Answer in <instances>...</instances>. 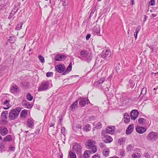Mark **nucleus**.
Instances as JSON below:
<instances>
[{
	"label": "nucleus",
	"instance_id": "1",
	"mask_svg": "<svg viewBox=\"0 0 158 158\" xmlns=\"http://www.w3.org/2000/svg\"><path fill=\"white\" fill-rule=\"evenodd\" d=\"M72 68V63L71 62L69 64L67 69L65 70V67L63 64H60L55 66V70L59 73L63 72V75H65L70 72Z\"/></svg>",
	"mask_w": 158,
	"mask_h": 158
},
{
	"label": "nucleus",
	"instance_id": "2",
	"mask_svg": "<svg viewBox=\"0 0 158 158\" xmlns=\"http://www.w3.org/2000/svg\"><path fill=\"white\" fill-rule=\"evenodd\" d=\"M20 107H16L11 110L9 113V118L10 120H14L18 116L21 111Z\"/></svg>",
	"mask_w": 158,
	"mask_h": 158
},
{
	"label": "nucleus",
	"instance_id": "3",
	"mask_svg": "<svg viewBox=\"0 0 158 158\" xmlns=\"http://www.w3.org/2000/svg\"><path fill=\"white\" fill-rule=\"evenodd\" d=\"M93 140H88L86 142V147L88 149H91L92 153H95L97 151V148Z\"/></svg>",
	"mask_w": 158,
	"mask_h": 158
},
{
	"label": "nucleus",
	"instance_id": "4",
	"mask_svg": "<svg viewBox=\"0 0 158 158\" xmlns=\"http://www.w3.org/2000/svg\"><path fill=\"white\" fill-rule=\"evenodd\" d=\"M80 55L82 57L86 58V61L89 62L91 60L93 54L91 53L90 54L86 50L81 51L80 53Z\"/></svg>",
	"mask_w": 158,
	"mask_h": 158
},
{
	"label": "nucleus",
	"instance_id": "5",
	"mask_svg": "<svg viewBox=\"0 0 158 158\" xmlns=\"http://www.w3.org/2000/svg\"><path fill=\"white\" fill-rule=\"evenodd\" d=\"M158 138V133L157 132L151 131L147 137V139L150 141H156Z\"/></svg>",
	"mask_w": 158,
	"mask_h": 158
},
{
	"label": "nucleus",
	"instance_id": "6",
	"mask_svg": "<svg viewBox=\"0 0 158 158\" xmlns=\"http://www.w3.org/2000/svg\"><path fill=\"white\" fill-rule=\"evenodd\" d=\"M105 80V79L104 77L101 78L98 81L94 82L93 85L96 88H98L99 89H100V87H101L102 88V87H103V86H102V84L104 82Z\"/></svg>",
	"mask_w": 158,
	"mask_h": 158
},
{
	"label": "nucleus",
	"instance_id": "7",
	"mask_svg": "<svg viewBox=\"0 0 158 158\" xmlns=\"http://www.w3.org/2000/svg\"><path fill=\"white\" fill-rule=\"evenodd\" d=\"M73 149L76 152L77 155L81 154L82 147L80 144L76 143L73 147Z\"/></svg>",
	"mask_w": 158,
	"mask_h": 158
},
{
	"label": "nucleus",
	"instance_id": "8",
	"mask_svg": "<svg viewBox=\"0 0 158 158\" xmlns=\"http://www.w3.org/2000/svg\"><path fill=\"white\" fill-rule=\"evenodd\" d=\"M49 85V83L48 82H44L39 87L38 91H43L47 90L48 89Z\"/></svg>",
	"mask_w": 158,
	"mask_h": 158
},
{
	"label": "nucleus",
	"instance_id": "9",
	"mask_svg": "<svg viewBox=\"0 0 158 158\" xmlns=\"http://www.w3.org/2000/svg\"><path fill=\"white\" fill-rule=\"evenodd\" d=\"M67 57V56L64 55H62L59 53L55 56V60L57 61H63L65 60Z\"/></svg>",
	"mask_w": 158,
	"mask_h": 158
},
{
	"label": "nucleus",
	"instance_id": "10",
	"mask_svg": "<svg viewBox=\"0 0 158 158\" xmlns=\"http://www.w3.org/2000/svg\"><path fill=\"white\" fill-rule=\"evenodd\" d=\"M79 104L82 107L85 106L86 104H88L89 102V100L87 98H80L79 99Z\"/></svg>",
	"mask_w": 158,
	"mask_h": 158
},
{
	"label": "nucleus",
	"instance_id": "11",
	"mask_svg": "<svg viewBox=\"0 0 158 158\" xmlns=\"http://www.w3.org/2000/svg\"><path fill=\"white\" fill-rule=\"evenodd\" d=\"M139 112L137 110H132L130 113V117L131 119L135 120L139 114Z\"/></svg>",
	"mask_w": 158,
	"mask_h": 158
},
{
	"label": "nucleus",
	"instance_id": "12",
	"mask_svg": "<svg viewBox=\"0 0 158 158\" xmlns=\"http://www.w3.org/2000/svg\"><path fill=\"white\" fill-rule=\"evenodd\" d=\"M111 55V53L109 50H107L104 53H102L101 54V56L103 58L108 60L109 59Z\"/></svg>",
	"mask_w": 158,
	"mask_h": 158
},
{
	"label": "nucleus",
	"instance_id": "13",
	"mask_svg": "<svg viewBox=\"0 0 158 158\" xmlns=\"http://www.w3.org/2000/svg\"><path fill=\"white\" fill-rule=\"evenodd\" d=\"M8 132L7 128L5 127L2 126L0 127V134L2 136L6 135Z\"/></svg>",
	"mask_w": 158,
	"mask_h": 158
},
{
	"label": "nucleus",
	"instance_id": "14",
	"mask_svg": "<svg viewBox=\"0 0 158 158\" xmlns=\"http://www.w3.org/2000/svg\"><path fill=\"white\" fill-rule=\"evenodd\" d=\"M103 141L106 143H110L112 141V138L108 135H105L103 138Z\"/></svg>",
	"mask_w": 158,
	"mask_h": 158
},
{
	"label": "nucleus",
	"instance_id": "15",
	"mask_svg": "<svg viewBox=\"0 0 158 158\" xmlns=\"http://www.w3.org/2000/svg\"><path fill=\"white\" fill-rule=\"evenodd\" d=\"M134 129V124H132L128 126L127 128L126 133L127 135H129L131 134L132 132Z\"/></svg>",
	"mask_w": 158,
	"mask_h": 158
},
{
	"label": "nucleus",
	"instance_id": "16",
	"mask_svg": "<svg viewBox=\"0 0 158 158\" xmlns=\"http://www.w3.org/2000/svg\"><path fill=\"white\" fill-rule=\"evenodd\" d=\"M136 130L138 133L142 134L146 131V129L145 127L137 126L136 128Z\"/></svg>",
	"mask_w": 158,
	"mask_h": 158
},
{
	"label": "nucleus",
	"instance_id": "17",
	"mask_svg": "<svg viewBox=\"0 0 158 158\" xmlns=\"http://www.w3.org/2000/svg\"><path fill=\"white\" fill-rule=\"evenodd\" d=\"M114 128L115 127L114 126L108 127L106 130V133L109 134H112L114 133Z\"/></svg>",
	"mask_w": 158,
	"mask_h": 158
},
{
	"label": "nucleus",
	"instance_id": "18",
	"mask_svg": "<svg viewBox=\"0 0 158 158\" xmlns=\"http://www.w3.org/2000/svg\"><path fill=\"white\" fill-rule=\"evenodd\" d=\"M94 34L99 36L100 35V27H94L93 29Z\"/></svg>",
	"mask_w": 158,
	"mask_h": 158
},
{
	"label": "nucleus",
	"instance_id": "19",
	"mask_svg": "<svg viewBox=\"0 0 158 158\" xmlns=\"http://www.w3.org/2000/svg\"><path fill=\"white\" fill-rule=\"evenodd\" d=\"M93 153L91 150H86L85 151L83 155L84 158H89L90 154Z\"/></svg>",
	"mask_w": 158,
	"mask_h": 158
},
{
	"label": "nucleus",
	"instance_id": "20",
	"mask_svg": "<svg viewBox=\"0 0 158 158\" xmlns=\"http://www.w3.org/2000/svg\"><path fill=\"white\" fill-rule=\"evenodd\" d=\"M22 104L23 106H25L26 107L30 109L32 107V106L31 105L27 102L25 100H24L22 102Z\"/></svg>",
	"mask_w": 158,
	"mask_h": 158
},
{
	"label": "nucleus",
	"instance_id": "21",
	"mask_svg": "<svg viewBox=\"0 0 158 158\" xmlns=\"http://www.w3.org/2000/svg\"><path fill=\"white\" fill-rule=\"evenodd\" d=\"M12 139V135H8L4 138L2 142H6L10 141H11Z\"/></svg>",
	"mask_w": 158,
	"mask_h": 158
},
{
	"label": "nucleus",
	"instance_id": "22",
	"mask_svg": "<svg viewBox=\"0 0 158 158\" xmlns=\"http://www.w3.org/2000/svg\"><path fill=\"white\" fill-rule=\"evenodd\" d=\"M28 127L32 128L34 126V122L31 119H29L27 121Z\"/></svg>",
	"mask_w": 158,
	"mask_h": 158
},
{
	"label": "nucleus",
	"instance_id": "23",
	"mask_svg": "<svg viewBox=\"0 0 158 158\" xmlns=\"http://www.w3.org/2000/svg\"><path fill=\"white\" fill-rule=\"evenodd\" d=\"M124 122L126 123H128L130 121L129 116L127 113H126L124 115Z\"/></svg>",
	"mask_w": 158,
	"mask_h": 158
},
{
	"label": "nucleus",
	"instance_id": "24",
	"mask_svg": "<svg viewBox=\"0 0 158 158\" xmlns=\"http://www.w3.org/2000/svg\"><path fill=\"white\" fill-rule=\"evenodd\" d=\"M140 29L141 26H138L135 29V32L134 34V36L135 38V40L137 39L138 33L140 31Z\"/></svg>",
	"mask_w": 158,
	"mask_h": 158
},
{
	"label": "nucleus",
	"instance_id": "25",
	"mask_svg": "<svg viewBox=\"0 0 158 158\" xmlns=\"http://www.w3.org/2000/svg\"><path fill=\"white\" fill-rule=\"evenodd\" d=\"M110 152L109 149L108 148H106L104 149L102 151V153L104 156L106 157L108 156Z\"/></svg>",
	"mask_w": 158,
	"mask_h": 158
},
{
	"label": "nucleus",
	"instance_id": "26",
	"mask_svg": "<svg viewBox=\"0 0 158 158\" xmlns=\"http://www.w3.org/2000/svg\"><path fill=\"white\" fill-rule=\"evenodd\" d=\"M8 114V111L6 110L2 111L1 115V119H7L6 115Z\"/></svg>",
	"mask_w": 158,
	"mask_h": 158
},
{
	"label": "nucleus",
	"instance_id": "27",
	"mask_svg": "<svg viewBox=\"0 0 158 158\" xmlns=\"http://www.w3.org/2000/svg\"><path fill=\"white\" fill-rule=\"evenodd\" d=\"M18 87L16 85L11 87L10 88V91L13 93H14L18 90Z\"/></svg>",
	"mask_w": 158,
	"mask_h": 158
},
{
	"label": "nucleus",
	"instance_id": "28",
	"mask_svg": "<svg viewBox=\"0 0 158 158\" xmlns=\"http://www.w3.org/2000/svg\"><path fill=\"white\" fill-rule=\"evenodd\" d=\"M69 155L70 158H77V156L74 152H72L71 151L69 152Z\"/></svg>",
	"mask_w": 158,
	"mask_h": 158
},
{
	"label": "nucleus",
	"instance_id": "29",
	"mask_svg": "<svg viewBox=\"0 0 158 158\" xmlns=\"http://www.w3.org/2000/svg\"><path fill=\"white\" fill-rule=\"evenodd\" d=\"M27 114V111L26 110H22L20 116L21 117H25Z\"/></svg>",
	"mask_w": 158,
	"mask_h": 158
},
{
	"label": "nucleus",
	"instance_id": "30",
	"mask_svg": "<svg viewBox=\"0 0 158 158\" xmlns=\"http://www.w3.org/2000/svg\"><path fill=\"white\" fill-rule=\"evenodd\" d=\"M9 101L7 100H6L5 101V102H3V104L5 105L8 103V105H6V107H3V108L5 110H7L10 107V105L9 104Z\"/></svg>",
	"mask_w": 158,
	"mask_h": 158
},
{
	"label": "nucleus",
	"instance_id": "31",
	"mask_svg": "<svg viewBox=\"0 0 158 158\" xmlns=\"http://www.w3.org/2000/svg\"><path fill=\"white\" fill-rule=\"evenodd\" d=\"M140 156V153L138 152L134 153L132 155V158H139Z\"/></svg>",
	"mask_w": 158,
	"mask_h": 158
},
{
	"label": "nucleus",
	"instance_id": "32",
	"mask_svg": "<svg viewBox=\"0 0 158 158\" xmlns=\"http://www.w3.org/2000/svg\"><path fill=\"white\" fill-rule=\"evenodd\" d=\"M125 141V138H119L118 140V143L120 144L121 145Z\"/></svg>",
	"mask_w": 158,
	"mask_h": 158
},
{
	"label": "nucleus",
	"instance_id": "33",
	"mask_svg": "<svg viewBox=\"0 0 158 158\" xmlns=\"http://www.w3.org/2000/svg\"><path fill=\"white\" fill-rule=\"evenodd\" d=\"M146 93V88H143L141 90L139 97H142Z\"/></svg>",
	"mask_w": 158,
	"mask_h": 158
},
{
	"label": "nucleus",
	"instance_id": "34",
	"mask_svg": "<svg viewBox=\"0 0 158 158\" xmlns=\"http://www.w3.org/2000/svg\"><path fill=\"white\" fill-rule=\"evenodd\" d=\"M78 102V100L76 101L71 105V108L72 110L73 109H74L75 108L76 106L77 107Z\"/></svg>",
	"mask_w": 158,
	"mask_h": 158
},
{
	"label": "nucleus",
	"instance_id": "35",
	"mask_svg": "<svg viewBox=\"0 0 158 158\" xmlns=\"http://www.w3.org/2000/svg\"><path fill=\"white\" fill-rule=\"evenodd\" d=\"M90 125L89 124H87L85 126L84 128V130L85 131H88L90 130Z\"/></svg>",
	"mask_w": 158,
	"mask_h": 158
},
{
	"label": "nucleus",
	"instance_id": "36",
	"mask_svg": "<svg viewBox=\"0 0 158 158\" xmlns=\"http://www.w3.org/2000/svg\"><path fill=\"white\" fill-rule=\"evenodd\" d=\"M145 121V119L143 118H139L138 119L139 123L140 125H143L144 124V122Z\"/></svg>",
	"mask_w": 158,
	"mask_h": 158
},
{
	"label": "nucleus",
	"instance_id": "37",
	"mask_svg": "<svg viewBox=\"0 0 158 158\" xmlns=\"http://www.w3.org/2000/svg\"><path fill=\"white\" fill-rule=\"evenodd\" d=\"M27 98L28 100L31 101L32 100L33 97L31 95L30 93H28L27 94Z\"/></svg>",
	"mask_w": 158,
	"mask_h": 158
},
{
	"label": "nucleus",
	"instance_id": "38",
	"mask_svg": "<svg viewBox=\"0 0 158 158\" xmlns=\"http://www.w3.org/2000/svg\"><path fill=\"white\" fill-rule=\"evenodd\" d=\"M109 88H110L109 86H107L106 88H104L103 86V87H102L101 89H103L104 90V92L105 94H106L107 92L109 91Z\"/></svg>",
	"mask_w": 158,
	"mask_h": 158
},
{
	"label": "nucleus",
	"instance_id": "39",
	"mask_svg": "<svg viewBox=\"0 0 158 158\" xmlns=\"http://www.w3.org/2000/svg\"><path fill=\"white\" fill-rule=\"evenodd\" d=\"M133 147V145L131 144H129L127 147V148L128 151H131L132 150V149Z\"/></svg>",
	"mask_w": 158,
	"mask_h": 158
},
{
	"label": "nucleus",
	"instance_id": "40",
	"mask_svg": "<svg viewBox=\"0 0 158 158\" xmlns=\"http://www.w3.org/2000/svg\"><path fill=\"white\" fill-rule=\"evenodd\" d=\"M39 58L41 63H44V62L45 61L44 58L41 55H40L39 56Z\"/></svg>",
	"mask_w": 158,
	"mask_h": 158
},
{
	"label": "nucleus",
	"instance_id": "41",
	"mask_svg": "<svg viewBox=\"0 0 158 158\" xmlns=\"http://www.w3.org/2000/svg\"><path fill=\"white\" fill-rule=\"evenodd\" d=\"M5 147V144L2 143L1 144H0V151L2 152V150H3Z\"/></svg>",
	"mask_w": 158,
	"mask_h": 158
},
{
	"label": "nucleus",
	"instance_id": "42",
	"mask_svg": "<svg viewBox=\"0 0 158 158\" xmlns=\"http://www.w3.org/2000/svg\"><path fill=\"white\" fill-rule=\"evenodd\" d=\"M7 119H1V122L3 124H6L8 123V121L7 120Z\"/></svg>",
	"mask_w": 158,
	"mask_h": 158
},
{
	"label": "nucleus",
	"instance_id": "43",
	"mask_svg": "<svg viewBox=\"0 0 158 158\" xmlns=\"http://www.w3.org/2000/svg\"><path fill=\"white\" fill-rule=\"evenodd\" d=\"M23 25V23H22L20 24H18L16 27L17 29L18 30H20L22 28Z\"/></svg>",
	"mask_w": 158,
	"mask_h": 158
},
{
	"label": "nucleus",
	"instance_id": "44",
	"mask_svg": "<svg viewBox=\"0 0 158 158\" xmlns=\"http://www.w3.org/2000/svg\"><path fill=\"white\" fill-rule=\"evenodd\" d=\"M96 127L100 129L102 127V124L100 122L98 123L96 125Z\"/></svg>",
	"mask_w": 158,
	"mask_h": 158
},
{
	"label": "nucleus",
	"instance_id": "45",
	"mask_svg": "<svg viewBox=\"0 0 158 158\" xmlns=\"http://www.w3.org/2000/svg\"><path fill=\"white\" fill-rule=\"evenodd\" d=\"M124 151L122 150L120 152V156L122 157H124L125 155V153L124 152Z\"/></svg>",
	"mask_w": 158,
	"mask_h": 158
},
{
	"label": "nucleus",
	"instance_id": "46",
	"mask_svg": "<svg viewBox=\"0 0 158 158\" xmlns=\"http://www.w3.org/2000/svg\"><path fill=\"white\" fill-rule=\"evenodd\" d=\"M155 1L154 0H151L149 2V4L151 6H153L155 5Z\"/></svg>",
	"mask_w": 158,
	"mask_h": 158
},
{
	"label": "nucleus",
	"instance_id": "47",
	"mask_svg": "<svg viewBox=\"0 0 158 158\" xmlns=\"http://www.w3.org/2000/svg\"><path fill=\"white\" fill-rule=\"evenodd\" d=\"M99 146L101 148H103L106 147L105 144L103 143H100Z\"/></svg>",
	"mask_w": 158,
	"mask_h": 158
},
{
	"label": "nucleus",
	"instance_id": "48",
	"mask_svg": "<svg viewBox=\"0 0 158 158\" xmlns=\"http://www.w3.org/2000/svg\"><path fill=\"white\" fill-rule=\"evenodd\" d=\"M53 74L52 72H48L46 73V76L49 77Z\"/></svg>",
	"mask_w": 158,
	"mask_h": 158
},
{
	"label": "nucleus",
	"instance_id": "49",
	"mask_svg": "<svg viewBox=\"0 0 158 158\" xmlns=\"http://www.w3.org/2000/svg\"><path fill=\"white\" fill-rule=\"evenodd\" d=\"M92 158H100V156L99 154H96L93 156Z\"/></svg>",
	"mask_w": 158,
	"mask_h": 158
},
{
	"label": "nucleus",
	"instance_id": "50",
	"mask_svg": "<svg viewBox=\"0 0 158 158\" xmlns=\"http://www.w3.org/2000/svg\"><path fill=\"white\" fill-rule=\"evenodd\" d=\"M144 155L147 158H148L150 156L148 152H145L144 154Z\"/></svg>",
	"mask_w": 158,
	"mask_h": 158
},
{
	"label": "nucleus",
	"instance_id": "51",
	"mask_svg": "<svg viewBox=\"0 0 158 158\" xmlns=\"http://www.w3.org/2000/svg\"><path fill=\"white\" fill-rule=\"evenodd\" d=\"M61 132L62 133H65V128L64 127H62L61 128Z\"/></svg>",
	"mask_w": 158,
	"mask_h": 158
},
{
	"label": "nucleus",
	"instance_id": "52",
	"mask_svg": "<svg viewBox=\"0 0 158 158\" xmlns=\"http://www.w3.org/2000/svg\"><path fill=\"white\" fill-rule=\"evenodd\" d=\"M13 11H15V12H17L19 10V9L18 8H17L15 6H14V7L13 9L12 10Z\"/></svg>",
	"mask_w": 158,
	"mask_h": 158
},
{
	"label": "nucleus",
	"instance_id": "53",
	"mask_svg": "<svg viewBox=\"0 0 158 158\" xmlns=\"http://www.w3.org/2000/svg\"><path fill=\"white\" fill-rule=\"evenodd\" d=\"M15 149V147H14L10 146L9 147V149L11 151H14Z\"/></svg>",
	"mask_w": 158,
	"mask_h": 158
},
{
	"label": "nucleus",
	"instance_id": "54",
	"mask_svg": "<svg viewBox=\"0 0 158 158\" xmlns=\"http://www.w3.org/2000/svg\"><path fill=\"white\" fill-rule=\"evenodd\" d=\"M91 36V35L90 34H88L86 36V40H88Z\"/></svg>",
	"mask_w": 158,
	"mask_h": 158
},
{
	"label": "nucleus",
	"instance_id": "55",
	"mask_svg": "<svg viewBox=\"0 0 158 158\" xmlns=\"http://www.w3.org/2000/svg\"><path fill=\"white\" fill-rule=\"evenodd\" d=\"M14 15L12 14V13H11L10 14V15L8 17V19H10L12 18L13 17V16H14Z\"/></svg>",
	"mask_w": 158,
	"mask_h": 158
},
{
	"label": "nucleus",
	"instance_id": "56",
	"mask_svg": "<svg viewBox=\"0 0 158 158\" xmlns=\"http://www.w3.org/2000/svg\"><path fill=\"white\" fill-rule=\"evenodd\" d=\"M94 11H95V10L94 9L92 10H91L90 15L89 16V17L91 16H92V15L94 14Z\"/></svg>",
	"mask_w": 158,
	"mask_h": 158
},
{
	"label": "nucleus",
	"instance_id": "57",
	"mask_svg": "<svg viewBox=\"0 0 158 158\" xmlns=\"http://www.w3.org/2000/svg\"><path fill=\"white\" fill-rule=\"evenodd\" d=\"M62 121V118L61 117H60V118L58 120V123L60 124L61 123Z\"/></svg>",
	"mask_w": 158,
	"mask_h": 158
},
{
	"label": "nucleus",
	"instance_id": "58",
	"mask_svg": "<svg viewBox=\"0 0 158 158\" xmlns=\"http://www.w3.org/2000/svg\"><path fill=\"white\" fill-rule=\"evenodd\" d=\"M94 116H91L89 118V121H90L92 120H93L94 119Z\"/></svg>",
	"mask_w": 158,
	"mask_h": 158
},
{
	"label": "nucleus",
	"instance_id": "59",
	"mask_svg": "<svg viewBox=\"0 0 158 158\" xmlns=\"http://www.w3.org/2000/svg\"><path fill=\"white\" fill-rule=\"evenodd\" d=\"M16 12L15 11H13V10H12L11 13H12L14 15Z\"/></svg>",
	"mask_w": 158,
	"mask_h": 158
},
{
	"label": "nucleus",
	"instance_id": "60",
	"mask_svg": "<svg viewBox=\"0 0 158 158\" xmlns=\"http://www.w3.org/2000/svg\"><path fill=\"white\" fill-rule=\"evenodd\" d=\"M129 83L131 84L133 83V80L132 79H130L129 81Z\"/></svg>",
	"mask_w": 158,
	"mask_h": 158
},
{
	"label": "nucleus",
	"instance_id": "61",
	"mask_svg": "<svg viewBox=\"0 0 158 158\" xmlns=\"http://www.w3.org/2000/svg\"><path fill=\"white\" fill-rule=\"evenodd\" d=\"M54 123H50L49 125V127H52L53 126H54Z\"/></svg>",
	"mask_w": 158,
	"mask_h": 158
},
{
	"label": "nucleus",
	"instance_id": "62",
	"mask_svg": "<svg viewBox=\"0 0 158 158\" xmlns=\"http://www.w3.org/2000/svg\"><path fill=\"white\" fill-rule=\"evenodd\" d=\"M108 158H119V157L117 156H113V157H110Z\"/></svg>",
	"mask_w": 158,
	"mask_h": 158
},
{
	"label": "nucleus",
	"instance_id": "63",
	"mask_svg": "<svg viewBox=\"0 0 158 158\" xmlns=\"http://www.w3.org/2000/svg\"><path fill=\"white\" fill-rule=\"evenodd\" d=\"M133 1H134V0H131V4L132 5H133Z\"/></svg>",
	"mask_w": 158,
	"mask_h": 158
},
{
	"label": "nucleus",
	"instance_id": "64",
	"mask_svg": "<svg viewBox=\"0 0 158 158\" xmlns=\"http://www.w3.org/2000/svg\"><path fill=\"white\" fill-rule=\"evenodd\" d=\"M152 15L153 17H155L156 16V15L155 14H152Z\"/></svg>",
	"mask_w": 158,
	"mask_h": 158
}]
</instances>
